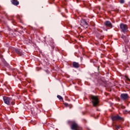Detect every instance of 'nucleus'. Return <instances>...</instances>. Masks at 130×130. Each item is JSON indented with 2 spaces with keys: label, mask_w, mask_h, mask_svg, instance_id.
Instances as JSON below:
<instances>
[{
  "label": "nucleus",
  "mask_w": 130,
  "mask_h": 130,
  "mask_svg": "<svg viewBox=\"0 0 130 130\" xmlns=\"http://www.w3.org/2000/svg\"><path fill=\"white\" fill-rule=\"evenodd\" d=\"M91 102L93 104V106L96 107V106L98 105V103H99V100L98 99V97L95 96H91Z\"/></svg>",
  "instance_id": "3"
},
{
  "label": "nucleus",
  "mask_w": 130,
  "mask_h": 130,
  "mask_svg": "<svg viewBox=\"0 0 130 130\" xmlns=\"http://www.w3.org/2000/svg\"><path fill=\"white\" fill-rule=\"evenodd\" d=\"M15 51H16V52L17 54H19L20 55H22V52L21 51H20V50H16Z\"/></svg>",
  "instance_id": "11"
},
{
  "label": "nucleus",
  "mask_w": 130,
  "mask_h": 130,
  "mask_svg": "<svg viewBox=\"0 0 130 130\" xmlns=\"http://www.w3.org/2000/svg\"><path fill=\"white\" fill-rule=\"evenodd\" d=\"M3 100L4 103H5V104H7V105H11V103L12 105H14V104H15V103H14V102H12V100H13V99L11 98L4 96Z\"/></svg>",
  "instance_id": "2"
},
{
  "label": "nucleus",
  "mask_w": 130,
  "mask_h": 130,
  "mask_svg": "<svg viewBox=\"0 0 130 130\" xmlns=\"http://www.w3.org/2000/svg\"><path fill=\"white\" fill-rule=\"evenodd\" d=\"M120 98L122 100H128V94L127 93H122L120 95Z\"/></svg>",
  "instance_id": "7"
},
{
  "label": "nucleus",
  "mask_w": 130,
  "mask_h": 130,
  "mask_svg": "<svg viewBox=\"0 0 130 130\" xmlns=\"http://www.w3.org/2000/svg\"><path fill=\"white\" fill-rule=\"evenodd\" d=\"M64 105H65V106H69V104L65 103H64Z\"/></svg>",
  "instance_id": "15"
},
{
  "label": "nucleus",
  "mask_w": 130,
  "mask_h": 130,
  "mask_svg": "<svg viewBox=\"0 0 130 130\" xmlns=\"http://www.w3.org/2000/svg\"><path fill=\"white\" fill-rule=\"evenodd\" d=\"M80 25L84 27L85 29H87V28H88V23L86 22L85 19L81 20Z\"/></svg>",
  "instance_id": "6"
},
{
  "label": "nucleus",
  "mask_w": 130,
  "mask_h": 130,
  "mask_svg": "<svg viewBox=\"0 0 130 130\" xmlns=\"http://www.w3.org/2000/svg\"><path fill=\"white\" fill-rule=\"evenodd\" d=\"M120 28L123 33H125L127 31V26L123 23L120 24Z\"/></svg>",
  "instance_id": "4"
},
{
  "label": "nucleus",
  "mask_w": 130,
  "mask_h": 130,
  "mask_svg": "<svg viewBox=\"0 0 130 130\" xmlns=\"http://www.w3.org/2000/svg\"><path fill=\"white\" fill-rule=\"evenodd\" d=\"M120 4H124V0H120Z\"/></svg>",
  "instance_id": "14"
},
{
  "label": "nucleus",
  "mask_w": 130,
  "mask_h": 130,
  "mask_svg": "<svg viewBox=\"0 0 130 130\" xmlns=\"http://www.w3.org/2000/svg\"><path fill=\"white\" fill-rule=\"evenodd\" d=\"M12 3L14 6H18V5H19V2H18L17 1H16V0H13L12 1Z\"/></svg>",
  "instance_id": "10"
},
{
  "label": "nucleus",
  "mask_w": 130,
  "mask_h": 130,
  "mask_svg": "<svg viewBox=\"0 0 130 130\" xmlns=\"http://www.w3.org/2000/svg\"><path fill=\"white\" fill-rule=\"evenodd\" d=\"M112 120H113V121H116L117 120H123V118L119 116V115L113 116L112 117Z\"/></svg>",
  "instance_id": "5"
},
{
  "label": "nucleus",
  "mask_w": 130,
  "mask_h": 130,
  "mask_svg": "<svg viewBox=\"0 0 130 130\" xmlns=\"http://www.w3.org/2000/svg\"><path fill=\"white\" fill-rule=\"evenodd\" d=\"M73 67L75 69H78V68H80V64L77 62H73Z\"/></svg>",
  "instance_id": "9"
},
{
  "label": "nucleus",
  "mask_w": 130,
  "mask_h": 130,
  "mask_svg": "<svg viewBox=\"0 0 130 130\" xmlns=\"http://www.w3.org/2000/svg\"><path fill=\"white\" fill-rule=\"evenodd\" d=\"M126 79L128 81H129V82H130V79H129V78H128V77H126Z\"/></svg>",
  "instance_id": "16"
},
{
  "label": "nucleus",
  "mask_w": 130,
  "mask_h": 130,
  "mask_svg": "<svg viewBox=\"0 0 130 130\" xmlns=\"http://www.w3.org/2000/svg\"><path fill=\"white\" fill-rule=\"evenodd\" d=\"M71 128L72 130H83L82 127L79 126V124L75 121L72 122Z\"/></svg>",
  "instance_id": "1"
},
{
  "label": "nucleus",
  "mask_w": 130,
  "mask_h": 130,
  "mask_svg": "<svg viewBox=\"0 0 130 130\" xmlns=\"http://www.w3.org/2000/svg\"><path fill=\"white\" fill-rule=\"evenodd\" d=\"M104 25L106 27H109V28H112V24H111V22H110V21H106L104 23Z\"/></svg>",
  "instance_id": "8"
},
{
  "label": "nucleus",
  "mask_w": 130,
  "mask_h": 130,
  "mask_svg": "<svg viewBox=\"0 0 130 130\" xmlns=\"http://www.w3.org/2000/svg\"><path fill=\"white\" fill-rule=\"evenodd\" d=\"M120 128H122V127H121V125H115V128H116V129H117V130H118V129H119Z\"/></svg>",
  "instance_id": "12"
},
{
  "label": "nucleus",
  "mask_w": 130,
  "mask_h": 130,
  "mask_svg": "<svg viewBox=\"0 0 130 130\" xmlns=\"http://www.w3.org/2000/svg\"><path fill=\"white\" fill-rule=\"evenodd\" d=\"M57 98L58 99H59V100H63V99H62V97L59 95H58L57 96Z\"/></svg>",
  "instance_id": "13"
}]
</instances>
